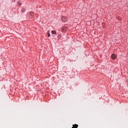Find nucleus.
Returning <instances> with one entry per match:
<instances>
[{
	"mask_svg": "<svg viewBox=\"0 0 128 128\" xmlns=\"http://www.w3.org/2000/svg\"><path fill=\"white\" fill-rule=\"evenodd\" d=\"M66 30H68V28L66 26H64L62 28V32H66Z\"/></svg>",
	"mask_w": 128,
	"mask_h": 128,
	"instance_id": "nucleus-1",
	"label": "nucleus"
},
{
	"mask_svg": "<svg viewBox=\"0 0 128 128\" xmlns=\"http://www.w3.org/2000/svg\"><path fill=\"white\" fill-rule=\"evenodd\" d=\"M111 58L112 60H116V55L112 54L111 56Z\"/></svg>",
	"mask_w": 128,
	"mask_h": 128,
	"instance_id": "nucleus-2",
	"label": "nucleus"
},
{
	"mask_svg": "<svg viewBox=\"0 0 128 128\" xmlns=\"http://www.w3.org/2000/svg\"><path fill=\"white\" fill-rule=\"evenodd\" d=\"M62 22H68V20H66V17H62Z\"/></svg>",
	"mask_w": 128,
	"mask_h": 128,
	"instance_id": "nucleus-3",
	"label": "nucleus"
},
{
	"mask_svg": "<svg viewBox=\"0 0 128 128\" xmlns=\"http://www.w3.org/2000/svg\"><path fill=\"white\" fill-rule=\"evenodd\" d=\"M78 125L75 124H73V126L72 127V128H78Z\"/></svg>",
	"mask_w": 128,
	"mask_h": 128,
	"instance_id": "nucleus-4",
	"label": "nucleus"
},
{
	"mask_svg": "<svg viewBox=\"0 0 128 128\" xmlns=\"http://www.w3.org/2000/svg\"><path fill=\"white\" fill-rule=\"evenodd\" d=\"M29 16H30V18H32L34 16V14L33 13L30 14L29 15Z\"/></svg>",
	"mask_w": 128,
	"mask_h": 128,
	"instance_id": "nucleus-5",
	"label": "nucleus"
},
{
	"mask_svg": "<svg viewBox=\"0 0 128 128\" xmlns=\"http://www.w3.org/2000/svg\"><path fill=\"white\" fill-rule=\"evenodd\" d=\"M52 34H56V30H52Z\"/></svg>",
	"mask_w": 128,
	"mask_h": 128,
	"instance_id": "nucleus-6",
	"label": "nucleus"
},
{
	"mask_svg": "<svg viewBox=\"0 0 128 128\" xmlns=\"http://www.w3.org/2000/svg\"><path fill=\"white\" fill-rule=\"evenodd\" d=\"M48 38H50V31L48 32Z\"/></svg>",
	"mask_w": 128,
	"mask_h": 128,
	"instance_id": "nucleus-7",
	"label": "nucleus"
},
{
	"mask_svg": "<svg viewBox=\"0 0 128 128\" xmlns=\"http://www.w3.org/2000/svg\"><path fill=\"white\" fill-rule=\"evenodd\" d=\"M24 9H22V12H24Z\"/></svg>",
	"mask_w": 128,
	"mask_h": 128,
	"instance_id": "nucleus-8",
	"label": "nucleus"
},
{
	"mask_svg": "<svg viewBox=\"0 0 128 128\" xmlns=\"http://www.w3.org/2000/svg\"><path fill=\"white\" fill-rule=\"evenodd\" d=\"M20 6V4H19V6Z\"/></svg>",
	"mask_w": 128,
	"mask_h": 128,
	"instance_id": "nucleus-9",
	"label": "nucleus"
}]
</instances>
